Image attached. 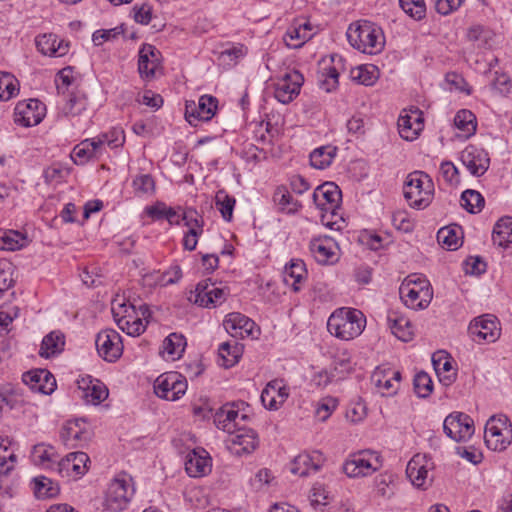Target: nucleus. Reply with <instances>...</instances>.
<instances>
[{
  "label": "nucleus",
  "instance_id": "obj_5",
  "mask_svg": "<svg viewBox=\"0 0 512 512\" xmlns=\"http://www.w3.org/2000/svg\"><path fill=\"white\" fill-rule=\"evenodd\" d=\"M484 441L493 451H503L512 442V425L504 415L491 416L485 425Z\"/></svg>",
  "mask_w": 512,
  "mask_h": 512
},
{
  "label": "nucleus",
  "instance_id": "obj_1",
  "mask_svg": "<svg viewBox=\"0 0 512 512\" xmlns=\"http://www.w3.org/2000/svg\"><path fill=\"white\" fill-rule=\"evenodd\" d=\"M366 320L361 311L351 308H340L333 312L328 319V331L342 340H351L359 336Z\"/></svg>",
  "mask_w": 512,
  "mask_h": 512
},
{
  "label": "nucleus",
  "instance_id": "obj_55",
  "mask_svg": "<svg viewBox=\"0 0 512 512\" xmlns=\"http://www.w3.org/2000/svg\"><path fill=\"white\" fill-rule=\"evenodd\" d=\"M215 205L221 213L223 219L230 221L232 219L235 199L228 196L224 191H218L215 196Z\"/></svg>",
  "mask_w": 512,
  "mask_h": 512
},
{
  "label": "nucleus",
  "instance_id": "obj_17",
  "mask_svg": "<svg viewBox=\"0 0 512 512\" xmlns=\"http://www.w3.org/2000/svg\"><path fill=\"white\" fill-rule=\"evenodd\" d=\"M420 288L415 290L409 283H402L399 288L401 299L412 309L425 308L430 303L433 292L428 281L419 282Z\"/></svg>",
  "mask_w": 512,
  "mask_h": 512
},
{
  "label": "nucleus",
  "instance_id": "obj_52",
  "mask_svg": "<svg viewBox=\"0 0 512 512\" xmlns=\"http://www.w3.org/2000/svg\"><path fill=\"white\" fill-rule=\"evenodd\" d=\"M83 432L76 421H68L60 432V438L63 444L69 448L76 447V443L81 439Z\"/></svg>",
  "mask_w": 512,
  "mask_h": 512
},
{
  "label": "nucleus",
  "instance_id": "obj_44",
  "mask_svg": "<svg viewBox=\"0 0 512 512\" xmlns=\"http://www.w3.org/2000/svg\"><path fill=\"white\" fill-rule=\"evenodd\" d=\"M33 458L35 463L53 469L58 455L54 447L42 443L34 446Z\"/></svg>",
  "mask_w": 512,
  "mask_h": 512
},
{
  "label": "nucleus",
  "instance_id": "obj_33",
  "mask_svg": "<svg viewBox=\"0 0 512 512\" xmlns=\"http://www.w3.org/2000/svg\"><path fill=\"white\" fill-rule=\"evenodd\" d=\"M204 454H200L193 451L188 455L185 462V469L189 476L200 477L206 475L210 471L211 463L210 457L203 451Z\"/></svg>",
  "mask_w": 512,
  "mask_h": 512
},
{
  "label": "nucleus",
  "instance_id": "obj_51",
  "mask_svg": "<svg viewBox=\"0 0 512 512\" xmlns=\"http://www.w3.org/2000/svg\"><path fill=\"white\" fill-rule=\"evenodd\" d=\"M462 206L469 213L480 212L484 207V197L476 190L467 189L461 195Z\"/></svg>",
  "mask_w": 512,
  "mask_h": 512
},
{
  "label": "nucleus",
  "instance_id": "obj_57",
  "mask_svg": "<svg viewBox=\"0 0 512 512\" xmlns=\"http://www.w3.org/2000/svg\"><path fill=\"white\" fill-rule=\"evenodd\" d=\"M339 73L334 66L324 67L319 76L320 87L326 92L333 91L338 86Z\"/></svg>",
  "mask_w": 512,
  "mask_h": 512
},
{
  "label": "nucleus",
  "instance_id": "obj_36",
  "mask_svg": "<svg viewBox=\"0 0 512 512\" xmlns=\"http://www.w3.org/2000/svg\"><path fill=\"white\" fill-rule=\"evenodd\" d=\"M493 243L499 247H508L512 244V217L500 218L494 225L492 232Z\"/></svg>",
  "mask_w": 512,
  "mask_h": 512
},
{
  "label": "nucleus",
  "instance_id": "obj_48",
  "mask_svg": "<svg viewBox=\"0 0 512 512\" xmlns=\"http://www.w3.org/2000/svg\"><path fill=\"white\" fill-rule=\"evenodd\" d=\"M351 77L359 84L371 86L378 79V69L374 65H362L351 70Z\"/></svg>",
  "mask_w": 512,
  "mask_h": 512
},
{
  "label": "nucleus",
  "instance_id": "obj_37",
  "mask_svg": "<svg viewBox=\"0 0 512 512\" xmlns=\"http://www.w3.org/2000/svg\"><path fill=\"white\" fill-rule=\"evenodd\" d=\"M242 351L243 346L235 340L223 342L218 348L220 365L225 368L232 367L238 362Z\"/></svg>",
  "mask_w": 512,
  "mask_h": 512
},
{
  "label": "nucleus",
  "instance_id": "obj_43",
  "mask_svg": "<svg viewBox=\"0 0 512 512\" xmlns=\"http://www.w3.org/2000/svg\"><path fill=\"white\" fill-rule=\"evenodd\" d=\"M456 128L463 132L465 138H469L476 132L477 122L475 115L470 110H460L454 118Z\"/></svg>",
  "mask_w": 512,
  "mask_h": 512
},
{
  "label": "nucleus",
  "instance_id": "obj_21",
  "mask_svg": "<svg viewBox=\"0 0 512 512\" xmlns=\"http://www.w3.org/2000/svg\"><path fill=\"white\" fill-rule=\"evenodd\" d=\"M313 35V26L309 21L295 19L284 34L283 41L287 47L297 49L302 47Z\"/></svg>",
  "mask_w": 512,
  "mask_h": 512
},
{
  "label": "nucleus",
  "instance_id": "obj_56",
  "mask_svg": "<svg viewBox=\"0 0 512 512\" xmlns=\"http://www.w3.org/2000/svg\"><path fill=\"white\" fill-rule=\"evenodd\" d=\"M414 391L420 398L428 397L433 391V381L424 371L417 373L413 381Z\"/></svg>",
  "mask_w": 512,
  "mask_h": 512
},
{
  "label": "nucleus",
  "instance_id": "obj_19",
  "mask_svg": "<svg viewBox=\"0 0 512 512\" xmlns=\"http://www.w3.org/2000/svg\"><path fill=\"white\" fill-rule=\"evenodd\" d=\"M397 125L399 134L404 140H415L424 126L421 111L418 108L404 110L398 118Z\"/></svg>",
  "mask_w": 512,
  "mask_h": 512
},
{
  "label": "nucleus",
  "instance_id": "obj_63",
  "mask_svg": "<svg viewBox=\"0 0 512 512\" xmlns=\"http://www.w3.org/2000/svg\"><path fill=\"white\" fill-rule=\"evenodd\" d=\"M102 142V148L104 145H108L111 148L122 146L125 142L124 131L120 128H114L108 133H103L96 136Z\"/></svg>",
  "mask_w": 512,
  "mask_h": 512
},
{
  "label": "nucleus",
  "instance_id": "obj_61",
  "mask_svg": "<svg viewBox=\"0 0 512 512\" xmlns=\"http://www.w3.org/2000/svg\"><path fill=\"white\" fill-rule=\"evenodd\" d=\"M143 317L136 315L135 320H131L127 322L125 319H116L118 327L127 333L129 336H139L146 329L145 324L143 323Z\"/></svg>",
  "mask_w": 512,
  "mask_h": 512
},
{
  "label": "nucleus",
  "instance_id": "obj_53",
  "mask_svg": "<svg viewBox=\"0 0 512 512\" xmlns=\"http://www.w3.org/2000/svg\"><path fill=\"white\" fill-rule=\"evenodd\" d=\"M18 91V80L8 72H0V100L7 101Z\"/></svg>",
  "mask_w": 512,
  "mask_h": 512
},
{
  "label": "nucleus",
  "instance_id": "obj_46",
  "mask_svg": "<svg viewBox=\"0 0 512 512\" xmlns=\"http://www.w3.org/2000/svg\"><path fill=\"white\" fill-rule=\"evenodd\" d=\"M320 469V464L315 462L310 454L303 453L298 455L291 466V472L299 476H307L311 471L316 472Z\"/></svg>",
  "mask_w": 512,
  "mask_h": 512
},
{
  "label": "nucleus",
  "instance_id": "obj_49",
  "mask_svg": "<svg viewBox=\"0 0 512 512\" xmlns=\"http://www.w3.org/2000/svg\"><path fill=\"white\" fill-rule=\"evenodd\" d=\"M458 234V227H443L437 233L438 243L448 250H456L461 245V239Z\"/></svg>",
  "mask_w": 512,
  "mask_h": 512
},
{
  "label": "nucleus",
  "instance_id": "obj_54",
  "mask_svg": "<svg viewBox=\"0 0 512 512\" xmlns=\"http://www.w3.org/2000/svg\"><path fill=\"white\" fill-rule=\"evenodd\" d=\"M86 108V96L83 94H72L63 107V112L66 116L77 117L82 115Z\"/></svg>",
  "mask_w": 512,
  "mask_h": 512
},
{
  "label": "nucleus",
  "instance_id": "obj_15",
  "mask_svg": "<svg viewBox=\"0 0 512 512\" xmlns=\"http://www.w3.org/2000/svg\"><path fill=\"white\" fill-rule=\"evenodd\" d=\"M46 108L38 99H29L19 102L15 107V122L25 127H31L39 124Z\"/></svg>",
  "mask_w": 512,
  "mask_h": 512
},
{
  "label": "nucleus",
  "instance_id": "obj_45",
  "mask_svg": "<svg viewBox=\"0 0 512 512\" xmlns=\"http://www.w3.org/2000/svg\"><path fill=\"white\" fill-rule=\"evenodd\" d=\"M181 219L188 228L187 232L191 236H201L203 233L204 219L201 214L193 208H187L183 211Z\"/></svg>",
  "mask_w": 512,
  "mask_h": 512
},
{
  "label": "nucleus",
  "instance_id": "obj_41",
  "mask_svg": "<svg viewBox=\"0 0 512 512\" xmlns=\"http://www.w3.org/2000/svg\"><path fill=\"white\" fill-rule=\"evenodd\" d=\"M392 333L400 340L408 342L413 338V329L410 320L404 316L388 317Z\"/></svg>",
  "mask_w": 512,
  "mask_h": 512
},
{
  "label": "nucleus",
  "instance_id": "obj_64",
  "mask_svg": "<svg viewBox=\"0 0 512 512\" xmlns=\"http://www.w3.org/2000/svg\"><path fill=\"white\" fill-rule=\"evenodd\" d=\"M75 464L72 453L66 455L62 459L56 460L53 470H56L62 477L74 476Z\"/></svg>",
  "mask_w": 512,
  "mask_h": 512
},
{
  "label": "nucleus",
  "instance_id": "obj_38",
  "mask_svg": "<svg viewBox=\"0 0 512 512\" xmlns=\"http://www.w3.org/2000/svg\"><path fill=\"white\" fill-rule=\"evenodd\" d=\"M373 493L376 498L391 499L395 494L394 476L389 473H381L373 480Z\"/></svg>",
  "mask_w": 512,
  "mask_h": 512
},
{
  "label": "nucleus",
  "instance_id": "obj_7",
  "mask_svg": "<svg viewBox=\"0 0 512 512\" xmlns=\"http://www.w3.org/2000/svg\"><path fill=\"white\" fill-rule=\"evenodd\" d=\"M187 390V381L180 373L171 371L166 372L156 378L154 382L155 394L169 401H176Z\"/></svg>",
  "mask_w": 512,
  "mask_h": 512
},
{
  "label": "nucleus",
  "instance_id": "obj_34",
  "mask_svg": "<svg viewBox=\"0 0 512 512\" xmlns=\"http://www.w3.org/2000/svg\"><path fill=\"white\" fill-rule=\"evenodd\" d=\"M185 347V337L178 333H171L163 341L161 354L169 360H176L182 356Z\"/></svg>",
  "mask_w": 512,
  "mask_h": 512
},
{
  "label": "nucleus",
  "instance_id": "obj_22",
  "mask_svg": "<svg viewBox=\"0 0 512 512\" xmlns=\"http://www.w3.org/2000/svg\"><path fill=\"white\" fill-rule=\"evenodd\" d=\"M245 414H240L234 408V404H225L220 407L213 415L214 424L218 429H221L229 434L234 432L240 427V422L246 419Z\"/></svg>",
  "mask_w": 512,
  "mask_h": 512
},
{
  "label": "nucleus",
  "instance_id": "obj_60",
  "mask_svg": "<svg viewBox=\"0 0 512 512\" xmlns=\"http://www.w3.org/2000/svg\"><path fill=\"white\" fill-rule=\"evenodd\" d=\"M399 4L403 11L415 20H420L425 16L424 0H399Z\"/></svg>",
  "mask_w": 512,
  "mask_h": 512
},
{
  "label": "nucleus",
  "instance_id": "obj_30",
  "mask_svg": "<svg viewBox=\"0 0 512 512\" xmlns=\"http://www.w3.org/2000/svg\"><path fill=\"white\" fill-rule=\"evenodd\" d=\"M81 397L87 404L99 405L108 397L107 387L99 380H82L79 383Z\"/></svg>",
  "mask_w": 512,
  "mask_h": 512
},
{
  "label": "nucleus",
  "instance_id": "obj_27",
  "mask_svg": "<svg viewBox=\"0 0 512 512\" xmlns=\"http://www.w3.org/2000/svg\"><path fill=\"white\" fill-rule=\"evenodd\" d=\"M36 46L43 55L62 57L68 53L69 44L64 40H58L53 33L43 34L36 37Z\"/></svg>",
  "mask_w": 512,
  "mask_h": 512
},
{
  "label": "nucleus",
  "instance_id": "obj_14",
  "mask_svg": "<svg viewBox=\"0 0 512 512\" xmlns=\"http://www.w3.org/2000/svg\"><path fill=\"white\" fill-rule=\"evenodd\" d=\"M468 329L473 341L478 343L481 341L492 343L500 336V328L497 325L496 318L491 315H483L474 319Z\"/></svg>",
  "mask_w": 512,
  "mask_h": 512
},
{
  "label": "nucleus",
  "instance_id": "obj_39",
  "mask_svg": "<svg viewBox=\"0 0 512 512\" xmlns=\"http://www.w3.org/2000/svg\"><path fill=\"white\" fill-rule=\"evenodd\" d=\"M65 345L64 335L60 332H51L46 335L41 344L40 356L49 358L60 353Z\"/></svg>",
  "mask_w": 512,
  "mask_h": 512
},
{
  "label": "nucleus",
  "instance_id": "obj_26",
  "mask_svg": "<svg viewBox=\"0 0 512 512\" xmlns=\"http://www.w3.org/2000/svg\"><path fill=\"white\" fill-rule=\"evenodd\" d=\"M102 155V142L97 137L85 139L77 144L72 151V159L75 164H85L90 159H99Z\"/></svg>",
  "mask_w": 512,
  "mask_h": 512
},
{
  "label": "nucleus",
  "instance_id": "obj_42",
  "mask_svg": "<svg viewBox=\"0 0 512 512\" xmlns=\"http://www.w3.org/2000/svg\"><path fill=\"white\" fill-rule=\"evenodd\" d=\"M337 147L332 145L322 146L310 154V163L317 169L327 168L336 156Z\"/></svg>",
  "mask_w": 512,
  "mask_h": 512
},
{
  "label": "nucleus",
  "instance_id": "obj_4",
  "mask_svg": "<svg viewBox=\"0 0 512 512\" xmlns=\"http://www.w3.org/2000/svg\"><path fill=\"white\" fill-rule=\"evenodd\" d=\"M135 492L131 476L126 473L117 475L109 484L103 507L109 512L125 510Z\"/></svg>",
  "mask_w": 512,
  "mask_h": 512
},
{
  "label": "nucleus",
  "instance_id": "obj_23",
  "mask_svg": "<svg viewBox=\"0 0 512 512\" xmlns=\"http://www.w3.org/2000/svg\"><path fill=\"white\" fill-rule=\"evenodd\" d=\"M160 67V52L151 45L144 44L139 50L138 71L142 79H151Z\"/></svg>",
  "mask_w": 512,
  "mask_h": 512
},
{
  "label": "nucleus",
  "instance_id": "obj_47",
  "mask_svg": "<svg viewBox=\"0 0 512 512\" xmlns=\"http://www.w3.org/2000/svg\"><path fill=\"white\" fill-rule=\"evenodd\" d=\"M371 380L374 385L380 390L382 395H393L397 391L395 382L390 378L387 369L377 368L372 376Z\"/></svg>",
  "mask_w": 512,
  "mask_h": 512
},
{
  "label": "nucleus",
  "instance_id": "obj_10",
  "mask_svg": "<svg viewBox=\"0 0 512 512\" xmlns=\"http://www.w3.org/2000/svg\"><path fill=\"white\" fill-rule=\"evenodd\" d=\"M218 100L211 95H203L196 103L193 100L186 101L185 119L191 126H197L200 121H209L215 115Z\"/></svg>",
  "mask_w": 512,
  "mask_h": 512
},
{
  "label": "nucleus",
  "instance_id": "obj_13",
  "mask_svg": "<svg viewBox=\"0 0 512 512\" xmlns=\"http://www.w3.org/2000/svg\"><path fill=\"white\" fill-rule=\"evenodd\" d=\"M433 467L434 464L431 458L426 455L416 454L408 462L406 474L413 485L418 488H426L432 482L430 472Z\"/></svg>",
  "mask_w": 512,
  "mask_h": 512
},
{
  "label": "nucleus",
  "instance_id": "obj_40",
  "mask_svg": "<svg viewBox=\"0 0 512 512\" xmlns=\"http://www.w3.org/2000/svg\"><path fill=\"white\" fill-rule=\"evenodd\" d=\"M273 202L278 206L279 210L288 214L295 213L301 207V204L295 200L289 191L283 187H277L273 194Z\"/></svg>",
  "mask_w": 512,
  "mask_h": 512
},
{
  "label": "nucleus",
  "instance_id": "obj_31",
  "mask_svg": "<svg viewBox=\"0 0 512 512\" xmlns=\"http://www.w3.org/2000/svg\"><path fill=\"white\" fill-rule=\"evenodd\" d=\"M231 444L235 454H250L256 449V435L252 429L239 427L231 438Z\"/></svg>",
  "mask_w": 512,
  "mask_h": 512
},
{
  "label": "nucleus",
  "instance_id": "obj_20",
  "mask_svg": "<svg viewBox=\"0 0 512 512\" xmlns=\"http://www.w3.org/2000/svg\"><path fill=\"white\" fill-rule=\"evenodd\" d=\"M341 197L339 187L332 182H326L318 186L313 193L315 205L323 211H330L332 214H335V210L339 207Z\"/></svg>",
  "mask_w": 512,
  "mask_h": 512
},
{
  "label": "nucleus",
  "instance_id": "obj_18",
  "mask_svg": "<svg viewBox=\"0 0 512 512\" xmlns=\"http://www.w3.org/2000/svg\"><path fill=\"white\" fill-rule=\"evenodd\" d=\"M23 383L35 393L50 395L56 389L54 376L46 369H36L25 372L22 376Z\"/></svg>",
  "mask_w": 512,
  "mask_h": 512
},
{
  "label": "nucleus",
  "instance_id": "obj_8",
  "mask_svg": "<svg viewBox=\"0 0 512 512\" xmlns=\"http://www.w3.org/2000/svg\"><path fill=\"white\" fill-rule=\"evenodd\" d=\"M228 295L227 288H221L209 280H203L197 284L189 299L201 307L211 308L224 303Z\"/></svg>",
  "mask_w": 512,
  "mask_h": 512
},
{
  "label": "nucleus",
  "instance_id": "obj_50",
  "mask_svg": "<svg viewBox=\"0 0 512 512\" xmlns=\"http://www.w3.org/2000/svg\"><path fill=\"white\" fill-rule=\"evenodd\" d=\"M34 483V493L38 498H52L59 493L58 484L47 477H37L34 479Z\"/></svg>",
  "mask_w": 512,
  "mask_h": 512
},
{
  "label": "nucleus",
  "instance_id": "obj_11",
  "mask_svg": "<svg viewBox=\"0 0 512 512\" xmlns=\"http://www.w3.org/2000/svg\"><path fill=\"white\" fill-rule=\"evenodd\" d=\"M443 429L452 440L456 442L466 441L474 433L473 420L467 414L452 413L445 418Z\"/></svg>",
  "mask_w": 512,
  "mask_h": 512
},
{
  "label": "nucleus",
  "instance_id": "obj_24",
  "mask_svg": "<svg viewBox=\"0 0 512 512\" xmlns=\"http://www.w3.org/2000/svg\"><path fill=\"white\" fill-rule=\"evenodd\" d=\"M223 326L233 338L249 337L252 335L255 323L252 319L239 312H233L225 317Z\"/></svg>",
  "mask_w": 512,
  "mask_h": 512
},
{
  "label": "nucleus",
  "instance_id": "obj_9",
  "mask_svg": "<svg viewBox=\"0 0 512 512\" xmlns=\"http://www.w3.org/2000/svg\"><path fill=\"white\" fill-rule=\"evenodd\" d=\"M304 83V76L298 70H290L282 75L274 86V96L282 104H288L296 98Z\"/></svg>",
  "mask_w": 512,
  "mask_h": 512
},
{
  "label": "nucleus",
  "instance_id": "obj_12",
  "mask_svg": "<svg viewBox=\"0 0 512 512\" xmlns=\"http://www.w3.org/2000/svg\"><path fill=\"white\" fill-rule=\"evenodd\" d=\"M95 345L99 356L108 362L116 361L123 351L121 336L114 329L100 331L96 336Z\"/></svg>",
  "mask_w": 512,
  "mask_h": 512
},
{
  "label": "nucleus",
  "instance_id": "obj_32",
  "mask_svg": "<svg viewBox=\"0 0 512 512\" xmlns=\"http://www.w3.org/2000/svg\"><path fill=\"white\" fill-rule=\"evenodd\" d=\"M432 364L439 381L443 385L449 386L456 380V370L453 368L451 359L447 355L441 352L434 353L432 355Z\"/></svg>",
  "mask_w": 512,
  "mask_h": 512
},
{
  "label": "nucleus",
  "instance_id": "obj_3",
  "mask_svg": "<svg viewBox=\"0 0 512 512\" xmlns=\"http://www.w3.org/2000/svg\"><path fill=\"white\" fill-rule=\"evenodd\" d=\"M347 38L354 48L366 54H376L384 46L381 31L368 21L355 26L350 25L347 31Z\"/></svg>",
  "mask_w": 512,
  "mask_h": 512
},
{
  "label": "nucleus",
  "instance_id": "obj_29",
  "mask_svg": "<svg viewBox=\"0 0 512 512\" xmlns=\"http://www.w3.org/2000/svg\"><path fill=\"white\" fill-rule=\"evenodd\" d=\"M283 279L286 285L291 286L294 292L301 290V284L307 279V269L301 259H292L285 265Z\"/></svg>",
  "mask_w": 512,
  "mask_h": 512
},
{
  "label": "nucleus",
  "instance_id": "obj_6",
  "mask_svg": "<svg viewBox=\"0 0 512 512\" xmlns=\"http://www.w3.org/2000/svg\"><path fill=\"white\" fill-rule=\"evenodd\" d=\"M376 452L363 450L353 453L343 464V472L350 478L366 477L380 468Z\"/></svg>",
  "mask_w": 512,
  "mask_h": 512
},
{
  "label": "nucleus",
  "instance_id": "obj_25",
  "mask_svg": "<svg viewBox=\"0 0 512 512\" xmlns=\"http://www.w3.org/2000/svg\"><path fill=\"white\" fill-rule=\"evenodd\" d=\"M288 391L281 380H272L261 393V402L268 410H277L288 398Z\"/></svg>",
  "mask_w": 512,
  "mask_h": 512
},
{
  "label": "nucleus",
  "instance_id": "obj_58",
  "mask_svg": "<svg viewBox=\"0 0 512 512\" xmlns=\"http://www.w3.org/2000/svg\"><path fill=\"white\" fill-rule=\"evenodd\" d=\"M3 241L2 249L15 251L21 249L26 244V237L18 231L9 230L1 236Z\"/></svg>",
  "mask_w": 512,
  "mask_h": 512
},
{
  "label": "nucleus",
  "instance_id": "obj_62",
  "mask_svg": "<svg viewBox=\"0 0 512 512\" xmlns=\"http://www.w3.org/2000/svg\"><path fill=\"white\" fill-rule=\"evenodd\" d=\"M337 405L338 401L333 397L322 398L316 405V417L322 422L326 421L337 408Z\"/></svg>",
  "mask_w": 512,
  "mask_h": 512
},
{
  "label": "nucleus",
  "instance_id": "obj_35",
  "mask_svg": "<svg viewBox=\"0 0 512 512\" xmlns=\"http://www.w3.org/2000/svg\"><path fill=\"white\" fill-rule=\"evenodd\" d=\"M112 312L116 319H125L127 322L135 320L136 315L146 319L149 316V309L145 304H140L138 308L135 303L128 300L127 303H120L118 307L113 306Z\"/></svg>",
  "mask_w": 512,
  "mask_h": 512
},
{
  "label": "nucleus",
  "instance_id": "obj_28",
  "mask_svg": "<svg viewBox=\"0 0 512 512\" xmlns=\"http://www.w3.org/2000/svg\"><path fill=\"white\" fill-rule=\"evenodd\" d=\"M336 245L332 239L325 237L323 239H314L310 243V251L315 260L320 264H333L337 262L338 256L335 252Z\"/></svg>",
  "mask_w": 512,
  "mask_h": 512
},
{
  "label": "nucleus",
  "instance_id": "obj_16",
  "mask_svg": "<svg viewBox=\"0 0 512 512\" xmlns=\"http://www.w3.org/2000/svg\"><path fill=\"white\" fill-rule=\"evenodd\" d=\"M460 160L467 170L476 177L482 176L490 165L488 153L475 145H468L461 152Z\"/></svg>",
  "mask_w": 512,
  "mask_h": 512
},
{
  "label": "nucleus",
  "instance_id": "obj_2",
  "mask_svg": "<svg viewBox=\"0 0 512 512\" xmlns=\"http://www.w3.org/2000/svg\"><path fill=\"white\" fill-rule=\"evenodd\" d=\"M434 185L430 176L422 171H414L406 177L403 194L412 208H426L433 199Z\"/></svg>",
  "mask_w": 512,
  "mask_h": 512
},
{
  "label": "nucleus",
  "instance_id": "obj_59",
  "mask_svg": "<svg viewBox=\"0 0 512 512\" xmlns=\"http://www.w3.org/2000/svg\"><path fill=\"white\" fill-rule=\"evenodd\" d=\"M136 195L152 194L155 190V181L149 174H141L133 179L132 183Z\"/></svg>",
  "mask_w": 512,
  "mask_h": 512
}]
</instances>
